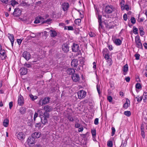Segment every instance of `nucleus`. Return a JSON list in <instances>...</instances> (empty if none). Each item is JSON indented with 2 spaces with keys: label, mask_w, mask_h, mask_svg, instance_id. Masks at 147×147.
Here are the masks:
<instances>
[{
  "label": "nucleus",
  "mask_w": 147,
  "mask_h": 147,
  "mask_svg": "<svg viewBox=\"0 0 147 147\" xmlns=\"http://www.w3.org/2000/svg\"><path fill=\"white\" fill-rule=\"evenodd\" d=\"M91 133L93 137H95L96 135V131L95 129L91 130Z\"/></svg>",
  "instance_id": "79ce46f5"
},
{
  "label": "nucleus",
  "mask_w": 147,
  "mask_h": 147,
  "mask_svg": "<svg viewBox=\"0 0 147 147\" xmlns=\"http://www.w3.org/2000/svg\"><path fill=\"white\" fill-rule=\"evenodd\" d=\"M115 10V8L114 6L111 5H106L105 9V11L107 14L111 13Z\"/></svg>",
  "instance_id": "f257e3e1"
},
{
  "label": "nucleus",
  "mask_w": 147,
  "mask_h": 147,
  "mask_svg": "<svg viewBox=\"0 0 147 147\" xmlns=\"http://www.w3.org/2000/svg\"><path fill=\"white\" fill-rule=\"evenodd\" d=\"M39 20V18H38V17H37L36 18V19L34 21V23L35 24H38V23H40V21H39L40 20Z\"/></svg>",
  "instance_id": "49530a36"
},
{
  "label": "nucleus",
  "mask_w": 147,
  "mask_h": 147,
  "mask_svg": "<svg viewBox=\"0 0 147 147\" xmlns=\"http://www.w3.org/2000/svg\"><path fill=\"white\" fill-rule=\"evenodd\" d=\"M67 118L69 121H74L73 118L70 115H68L67 117Z\"/></svg>",
  "instance_id": "a18cd8bd"
},
{
  "label": "nucleus",
  "mask_w": 147,
  "mask_h": 147,
  "mask_svg": "<svg viewBox=\"0 0 147 147\" xmlns=\"http://www.w3.org/2000/svg\"><path fill=\"white\" fill-rule=\"evenodd\" d=\"M86 92L83 90H81L78 92V98L81 99L84 98L86 96Z\"/></svg>",
  "instance_id": "7ed1b4c3"
},
{
  "label": "nucleus",
  "mask_w": 147,
  "mask_h": 147,
  "mask_svg": "<svg viewBox=\"0 0 147 147\" xmlns=\"http://www.w3.org/2000/svg\"><path fill=\"white\" fill-rule=\"evenodd\" d=\"M41 124L40 123H37L35 125V127L40 128L41 126Z\"/></svg>",
  "instance_id": "09e8293b"
},
{
  "label": "nucleus",
  "mask_w": 147,
  "mask_h": 147,
  "mask_svg": "<svg viewBox=\"0 0 147 147\" xmlns=\"http://www.w3.org/2000/svg\"><path fill=\"white\" fill-rule=\"evenodd\" d=\"M27 141L28 144L30 146H32L35 143V139L32 137L28 138Z\"/></svg>",
  "instance_id": "20e7f679"
},
{
  "label": "nucleus",
  "mask_w": 147,
  "mask_h": 147,
  "mask_svg": "<svg viewBox=\"0 0 147 147\" xmlns=\"http://www.w3.org/2000/svg\"><path fill=\"white\" fill-rule=\"evenodd\" d=\"M63 50L64 52L67 53L69 51V47L66 44H64L62 46Z\"/></svg>",
  "instance_id": "4468645a"
},
{
  "label": "nucleus",
  "mask_w": 147,
  "mask_h": 147,
  "mask_svg": "<svg viewBox=\"0 0 147 147\" xmlns=\"http://www.w3.org/2000/svg\"><path fill=\"white\" fill-rule=\"evenodd\" d=\"M18 104L20 105H22L24 104V99L23 97L21 95L18 96Z\"/></svg>",
  "instance_id": "f8f14e48"
},
{
  "label": "nucleus",
  "mask_w": 147,
  "mask_h": 147,
  "mask_svg": "<svg viewBox=\"0 0 147 147\" xmlns=\"http://www.w3.org/2000/svg\"><path fill=\"white\" fill-rule=\"evenodd\" d=\"M107 99L109 102H111L112 101V98L111 96H108L107 97Z\"/></svg>",
  "instance_id": "3c124183"
},
{
  "label": "nucleus",
  "mask_w": 147,
  "mask_h": 147,
  "mask_svg": "<svg viewBox=\"0 0 147 147\" xmlns=\"http://www.w3.org/2000/svg\"><path fill=\"white\" fill-rule=\"evenodd\" d=\"M98 22L99 24V28H102V26L101 25V21H102V16L101 15H98Z\"/></svg>",
  "instance_id": "a878e982"
},
{
  "label": "nucleus",
  "mask_w": 147,
  "mask_h": 147,
  "mask_svg": "<svg viewBox=\"0 0 147 147\" xmlns=\"http://www.w3.org/2000/svg\"><path fill=\"white\" fill-rule=\"evenodd\" d=\"M8 36L9 39L10 40L12 47L13 46V43L14 41V36L13 35L9 34H8Z\"/></svg>",
  "instance_id": "dca6fc26"
},
{
  "label": "nucleus",
  "mask_w": 147,
  "mask_h": 147,
  "mask_svg": "<svg viewBox=\"0 0 147 147\" xmlns=\"http://www.w3.org/2000/svg\"><path fill=\"white\" fill-rule=\"evenodd\" d=\"M123 18L124 20L126 21L127 19V15L125 13L123 16Z\"/></svg>",
  "instance_id": "bf43d9fd"
},
{
  "label": "nucleus",
  "mask_w": 147,
  "mask_h": 147,
  "mask_svg": "<svg viewBox=\"0 0 147 147\" xmlns=\"http://www.w3.org/2000/svg\"><path fill=\"white\" fill-rule=\"evenodd\" d=\"M22 56L27 60H29L30 58V55L27 51L24 52L22 54Z\"/></svg>",
  "instance_id": "423d86ee"
},
{
  "label": "nucleus",
  "mask_w": 147,
  "mask_h": 147,
  "mask_svg": "<svg viewBox=\"0 0 147 147\" xmlns=\"http://www.w3.org/2000/svg\"><path fill=\"white\" fill-rule=\"evenodd\" d=\"M135 42L136 47L140 49H142V45L141 42V41L139 36H136L135 37Z\"/></svg>",
  "instance_id": "f03ea898"
},
{
  "label": "nucleus",
  "mask_w": 147,
  "mask_h": 147,
  "mask_svg": "<svg viewBox=\"0 0 147 147\" xmlns=\"http://www.w3.org/2000/svg\"><path fill=\"white\" fill-rule=\"evenodd\" d=\"M69 4L67 3H63L61 5L62 8L64 11L67 10L69 7Z\"/></svg>",
  "instance_id": "ddd939ff"
},
{
  "label": "nucleus",
  "mask_w": 147,
  "mask_h": 147,
  "mask_svg": "<svg viewBox=\"0 0 147 147\" xmlns=\"http://www.w3.org/2000/svg\"><path fill=\"white\" fill-rule=\"evenodd\" d=\"M108 47L110 51H111L113 49V47H112V45H108Z\"/></svg>",
  "instance_id": "774afa93"
},
{
  "label": "nucleus",
  "mask_w": 147,
  "mask_h": 147,
  "mask_svg": "<svg viewBox=\"0 0 147 147\" xmlns=\"http://www.w3.org/2000/svg\"><path fill=\"white\" fill-rule=\"evenodd\" d=\"M121 9L122 10L126 9V10L128 11L129 9V7L128 5H125L121 7Z\"/></svg>",
  "instance_id": "c85d7f7f"
},
{
  "label": "nucleus",
  "mask_w": 147,
  "mask_h": 147,
  "mask_svg": "<svg viewBox=\"0 0 147 147\" xmlns=\"http://www.w3.org/2000/svg\"><path fill=\"white\" fill-rule=\"evenodd\" d=\"M78 65V61L76 59H74L71 61V65L73 67H76Z\"/></svg>",
  "instance_id": "2eb2a0df"
},
{
  "label": "nucleus",
  "mask_w": 147,
  "mask_h": 147,
  "mask_svg": "<svg viewBox=\"0 0 147 147\" xmlns=\"http://www.w3.org/2000/svg\"><path fill=\"white\" fill-rule=\"evenodd\" d=\"M124 114L127 116L129 117L131 115V113L129 111H126L124 112Z\"/></svg>",
  "instance_id": "c9c22d12"
},
{
  "label": "nucleus",
  "mask_w": 147,
  "mask_h": 147,
  "mask_svg": "<svg viewBox=\"0 0 147 147\" xmlns=\"http://www.w3.org/2000/svg\"><path fill=\"white\" fill-rule=\"evenodd\" d=\"M111 129L112 130V132L111 133V136H114V135L115 134V128L114 127H112L111 128Z\"/></svg>",
  "instance_id": "c03bdc74"
},
{
  "label": "nucleus",
  "mask_w": 147,
  "mask_h": 147,
  "mask_svg": "<svg viewBox=\"0 0 147 147\" xmlns=\"http://www.w3.org/2000/svg\"><path fill=\"white\" fill-rule=\"evenodd\" d=\"M28 72L27 69L25 67L22 68L20 69V74L22 75H25Z\"/></svg>",
  "instance_id": "aec40b11"
},
{
  "label": "nucleus",
  "mask_w": 147,
  "mask_h": 147,
  "mask_svg": "<svg viewBox=\"0 0 147 147\" xmlns=\"http://www.w3.org/2000/svg\"><path fill=\"white\" fill-rule=\"evenodd\" d=\"M130 105V102L128 99L126 100V102L123 105L124 108L127 109Z\"/></svg>",
  "instance_id": "393cba45"
},
{
  "label": "nucleus",
  "mask_w": 147,
  "mask_h": 147,
  "mask_svg": "<svg viewBox=\"0 0 147 147\" xmlns=\"http://www.w3.org/2000/svg\"><path fill=\"white\" fill-rule=\"evenodd\" d=\"M41 118V121L42 123L44 125H45L47 123V120L46 118L44 116L40 117Z\"/></svg>",
  "instance_id": "5701e85b"
},
{
  "label": "nucleus",
  "mask_w": 147,
  "mask_h": 147,
  "mask_svg": "<svg viewBox=\"0 0 147 147\" xmlns=\"http://www.w3.org/2000/svg\"><path fill=\"white\" fill-rule=\"evenodd\" d=\"M0 54L1 55V57L2 59H5L6 57L5 51L3 49L0 51Z\"/></svg>",
  "instance_id": "6ab92c4d"
},
{
  "label": "nucleus",
  "mask_w": 147,
  "mask_h": 147,
  "mask_svg": "<svg viewBox=\"0 0 147 147\" xmlns=\"http://www.w3.org/2000/svg\"><path fill=\"white\" fill-rule=\"evenodd\" d=\"M51 19H49L45 20H44V21L43 22V24L47 23V24H49L51 23Z\"/></svg>",
  "instance_id": "f704fd0d"
},
{
  "label": "nucleus",
  "mask_w": 147,
  "mask_h": 147,
  "mask_svg": "<svg viewBox=\"0 0 147 147\" xmlns=\"http://www.w3.org/2000/svg\"><path fill=\"white\" fill-rule=\"evenodd\" d=\"M24 66L25 67H26L27 68H30V67L31 66V65L30 64H28L25 63L24 64Z\"/></svg>",
  "instance_id": "5fc2aeb1"
},
{
  "label": "nucleus",
  "mask_w": 147,
  "mask_h": 147,
  "mask_svg": "<svg viewBox=\"0 0 147 147\" xmlns=\"http://www.w3.org/2000/svg\"><path fill=\"white\" fill-rule=\"evenodd\" d=\"M141 134L142 138H145V135L144 131H141Z\"/></svg>",
  "instance_id": "0e129e2a"
},
{
  "label": "nucleus",
  "mask_w": 147,
  "mask_h": 147,
  "mask_svg": "<svg viewBox=\"0 0 147 147\" xmlns=\"http://www.w3.org/2000/svg\"><path fill=\"white\" fill-rule=\"evenodd\" d=\"M44 110L47 112H50L53 109V108L51 106L46 105L44 107Z\"/></svg>",
  "instance_id": "4be33fe9"
},
{
  "label": "nucleus",
  "mask_w": 147,
  "mask_h": 147,
  "mask_svg": "<svg viewBox=\"0 0 147 147\" xmlns=\"http://www.w3.org/2000/svg\"><path fill=\"white\" fill-rule=\"evenodd\" d=\"M138 29L137 28L134 27L133 28V32L135 34H138Z\"/></svg>",
  "instance_id": "e433bc0d"
},
{
  "label": "nucleus",
  "mask_w": 147,
  "mask_h": 147,
  "mask_svg": "<svg viewBox=\"0 0 147 147\" xmlns=\"http://www.w3.org/2000/svg\"><path fill=\"white\" fill-rule=\"evenodd\" d=\"M17 138L20 140H23L25 138V135L22 132H19L17 133L16 135Z\"/></svg>",
  "instance_id": "6e6552de"
},
{
  "label": "nucleus",
  "mask_w": 147,
  "mask_h": 147,
  "mask_svg": "<svg viewBox=\"0 0 147 147\" xmlns=\"http://www.w3.org/2000/svg\"><path fill=\"white\" fill-rule=\"evenodd\" d=\"M125 1L124 0H122L120 3L121 7L122 6H123L124 5Z\"/></svg>",
  "instance_id": "e2e57ef3"
},
{
  "label": "nucleus",
  "mask_w": 147,
  "mask_h": 147,
  "mask_svg": "<svg viewBox=\"0 0 147 147\" xmlns=\"http://www.w3.org/2000/svg\"><path fill=\"white\" fill-rule=\"evenodd\" d=\"M26 109L23 107L21 108L20 109V111L22 114H24L26 112Z\"/></svg>",
  "instance_id": "4c0bfd02"
},
{
  "label": "nucleus",
  "mask_w": 147,
  "mask_h": 147,
  "mask_svg": "<svg viewBox=\"0 0 147 147\" xmlns=\"http://www.w3.org/2000/svg\"><path fill=\"white\" fill-rule=\"evenodd\" d=\"M134 56L136 57V59L138 60L139 59L140 55L138 54H136L134 55Z\"/></svg>",
  "instance_id": "603ef678"
},
{
  "label": "nucleus",
  "mask_w": 147,
  "mask_h": 147,
  "mask_svg": "<svg viewBox=\"0 0 147 147\" xmlns=\"http://www.w3.org/2000/svg\"><path fill=\"white\" fill-rule=\"evenodd\" d=\"M131 22L133 24H135L136 22V19L134 17H132L131 18Z\"/></svg>",
  "instance_id": "37998d69"
},
{
  "label": "nucleus",
  "mask_w": 147,
  "mask_h": 147,
  "mask_svg": "<svg viewBox=\"0 0 147 147\" xmlns=\"http://www.w3.org/2000/svg\"><path fill=\"white\" fill-rule=\"evenodd\" d=\"M43 115H44V116L46 118H49V115L47 112L45 111L43 113Z\"/></svg>",
  "instance_id": "a19ab883"
},
{
  "label": "nucleus",
  "mask_w": 147,
  "mask_h": 147,
  "mask_svg": "<svg viewBox=\"0 0 147 147\" xmlns=\"http://www.w3.org/2000/svg\"><path fill=\"white\" fill-rule=\"evenodd\" d=\"M9 124V120L7 119H4L3 122V125L5 127L8 126Z\"/></svg>",
  "instance_id": "bb28decb"
},
{
  "label": "nucleus",
  "mask_w": 147,
  "mask_h": 147,
  "mask_svg": "<svg viewBox=\"0 0 147 147\" xmlns=\"http://www.w3.org/2000/svg\"><path fill=\"white\" fill-rule=\"evenodd\" d=\"M81 20L80 19H77L75 21V23L77 25L79 26L81 23Z\"/></svg>",
  "instance_id": "7c9ffc66"
},
{
  "label": "nucleus",
  "mask_w": 147,
  "mask_h": 147,
  "mask_svg": "<svg viewBox=\"0 0 147 147\" xmlns=\"http://www.w3.org/2000/svg\"><path fill=\"white\" fill-rule=\"evenodd\" d=\"M38 114L37 113H35L34 117V121H35L36 118L38 116Z\"/></svg>",
  "instance_id": "13d9d810"
},
{
  "label": "nucleus",
  "mask_w": 147,
  "mask_h": 147,
  "mask_svg": "<svg viewBox=\"0 0 147 147\" xmlns=\"http://www.w3.org/2000/svg\"><path fill=\"white\" fill-rule=\"evenodd\" d=\"M38 113L40 114V117H42L43 116L42 115L43 114V112L42 111L40 110H39L38 111Z\"/></svg>",
  "instance_id": "8fccbe9b"
},
{
  "label": "nucleus",
  "mask_w": 147,
  "mask_h": 147,
  "mask_svg": "<svg viewBox=\"0 0 147 147\" xmlns=\"http://www.w3.org/2000/svg\"><path fill=\"white\" fill-rule=\"evenodd\" d=\"M29 96L32 100H34L37 98L36 96H34L31 94L29 95Z\"/></svg>",
  "instance_id": "72a5a7b5"
},
{
  "label": "nucleus",
  "mask_w": 147,
  "mask_h": 147,
  "mask_svg": "<svg viewBox=\"0 0 147 147\" xmlns=\"http://www.w3.org/2000/svg\"><path fill=\"white\" fill-rule=\"evenodd\" d=\"M136 98L137 99V100L138 102H140L142 99V96H138L136 97Z\"/></svg>",
  "instance_id": "58836bf2"
},
{
  "label": "nucleus",
  "mask_w": 147,
  "mask_h": 147,
  "mask_svg": "<svg viewBox=\"0 0 147 147\" xmlns=\"http://www.w3.org/2000/svg\"><path fill=\"white\" fill-rule=\"evenodd\" d=\"M64 29L65 30H74L73 27L71 26H65Z\"/></svg>",
  "instance_id": "cd10ccee"
},
{
  "label": "nucleus",
  "mask_w": 147,
  "mask_h": 147,
  "mask_svg": "<svg viewBox=\"0 0 147 147\" xmlns=\"http://www.w3.org/2000/svg\"><path fill=\"white\" fill-rule=\"evenodd\" d=\"M21 10L19 8H16L14 9L13 15L15 16L18 17L21 14Z\"/></svg>",
  "instance_id": "0eeeda50"
},
{
  "label": "nucleus",
  "mask_w": 147,
  "mask_h": 147,
  "mask_svg": "<svg viewBox=\"0 0 147 147\" xmlns=\"http://www.w3.org/2000/svg\"><path fill=\"white\" fill-rule=\"evenodd\" d=\"M136 88L138 89H140L142 88L140 84L139 83H137L136 84Z\"/></svg>",
  "instance_id": "ea45409f"
},
{
  "label": "nucleus",
  "mask_w": 147,
  "mask_h": 147,
  "mask_svg": "<svg viewBox=\"0 0 147 147\" xmlns=\"http://www.w3.org/2000/svg\"><path fill=\"white\" fill-rule=\"evenodd\" d=\"M128 65L127 64H126L124 65L123 67V74L124 75H125L128 71Z\"/></svg>",
  "instance_id": "a211bd4d"
},
{
  "label": "nucleus",
  "mask_w": 147,
  "mask_h": 147,
  "mask_svg": "<svg viewBox=\"0 0 147 147\" xmlns=\"http://www.w3.org/2000/svg\"><path fill=\"white\" fill-rule=\"evenodd\" d=\"M80 124L77 123H75V127L76 128H78L80 127Z\"/></svg>",
  "instance_id": "680f3d73"
},
{
  "label": "nucleus",
  "mask_w": 147,
  "mask_h": 147,
  "mask_svg": "<svg viewBox=\"0 0 147 147\" xmlns=\"http://www.w3.org/2000/svg\"><path fill=\"white\" fill-rule=\"evenodd\" d=\"M18 4V3L15 0H12L11 1V4L13 6H14L15 5Z\"/></svg>",
  "instance_id": "473e14b6"
},
{
  "label": "nucleus",
  "mask_w": 147,
  "mask_h": 147,
  "mask_svg": "<svg viewBox=\"0 0 147 147\" xmlns=\"http://www.w3.org/2000/svg\"><path fill=\"white\" fill-rule=\"evenodd\" d=\"M112 40L114 43L117 45H120L122 43V41L119 38H113Z\"/></svg>",
  "instance_id": "9b49d317"
},
{
  "label": "nucleus",
  "mask_w": 147,
  "mask_h": 147,
  "mask_svg": "<svg viewBox=\"0 0 147 147\" xmlns=\"http://www.w3.org/2000/svg\"><path fill=\"white\" fill-rule=\"evenodd\" d=\"M20 5L23 6H29L30 5V4H28L27 3L25 2V1H22L20 2Z\"/></svg>",
  "instance_id": "c756f323"
},
{
  "label": "nucleus",
  "mask_w": 147,
  "mask_h": 147,
  "mask_svg": "<svg viewBox=\"0 0 147 147\" xmlns=\"http://www.w3.org/2000/svg\"><path fill=\"white\" fill-rule=\"evenodd\" d=\"M50 99V98L49 97H46L43 99L42 100L40 101V102L41 101L42 103V105H45L49 103Z\"/></svg>",
  "instance_id": "9d476101"
},
{
  "label": "nucleus",
  "mask_w": 147,
  "mask_h": 147,
  "mask_svg": "<svg viewBox=\"0 0 147 147\" xmlns=\"http://www.w3.org/2000/svg\"><path fill=\"white\" fill-rule=\"evenodd\" d=\"M2 3L5 4H6L8 2V0H0Z\"/></svg>",
  "instance_id": "052dcab7"
},
{
  "label": "nucleus",
  "mask_w": 147,
  "mask_h": 147,
  "mask_svg": "<svg viewBox=\"0 0 147 147\" xmlns=\"http://www.w3.org/2000/svg\"><path fill=\"white\" fill-rule=\"evenodd\" d=\"M107 145L109 147H113V144L112 141L110 140H109L107 142Z\"/></svg>",
  "instance_id": "2f4dec72"
},
{
  "label": "nucleus",
  "mask_w": 147,
  "mask_h": 147,
  "mask_svg": "<svg viewBox=\"0 0 147 147\" xmlns=\"http://www.w3.org/2000/svg\"><path fill=\"white\" fill-rule=\"evenodd\" d=\"M38 17L39 18V19L40 22H41L43 24V22L44 21V18L41 16Z\"/></svg>",
  "instance_id": "de8ad7c7"
},
{
  "label": "nucleus",
  "mask_w": 147,
  "mask_h": 147,
  "mask_svg": "<svg viewBox=\"0 0 147 147\" xmlns=\"http://www.w3.org/2000/svg\"><path fill=\"white\" fill-rule=\"evenodd\" d=\"M22 40L20 39H18L17 40V42L19 45H20L21 43Z\"/></svg>",
  "instance_id": "69168bd1"
},
{
  "label": "nucleus",
  "mask_w": 147,
  "mask_h": 147,
  "mask_svg": "<svg viewBox=\"0 0 147 147\" xmlns=\"http://www.w3.org/2000/svg\"><path fill=\"white\" fill-rule=\"evenodd\" d=\"M49 33L50 36L52 37H54L57 35V33L54 30H50Z\"/></svg>",
  "instance_id": "412c9836"
},
{
  "label": "nucleus",
  "mask_w": 147,
  "mask_h": 147,
  "mask_svg": "<svg viewBox=\"0 0 147 147\" xmlns=\"http://www.w3.org/2000/svg\"><path fill=\"white\" fill-rule=\"evenodd\" d=\"M94 123L96 125H97L98 123V118H96L95 119L94 121Z\"/></svg>",
  "instance_id": "6e6d98bb"
},
{
  "label": "nucleus",
  "mask_w": 147,
  "mask_h": 147,
  "mask_svg": "<svg viewBox=\"0 0 147 147\" xmlns=\"http://www.w3.org/2000/svg\"><path fill=\"white\" fill-rule=\"evenodd\" d=\"M139 29L140 31V32L144 31V28L142 26H139Z\"/></svg>",
  "instance_id": "338daca9"
},
{
  "label": "nucleus",
  "mask_w": 147,
  "mask_h": 147,
  "mask_svg": "<svg viewBox=\"0 0 147 147\" xmlns=\"http://www.w3.org/2000/svg\"><path fill=\"white\" fill-rule=\"evenodd\" d=\"M75 72V70L73 68H69L67 70V73L69 75H72Z\"/></svg>",
  "instance_id": "b1692460"
},
{
  "label": "nucleus",
  "mask_w": 147,
  "mask_h": 147,
  "mask_svg": "<svg viewBox=\"0 0 147 147\" xmlns=\"http://www.w3.org/2000/svg\"><path fill=\"white\" fill-rule=\"evenodd\" d=\"M41 133L39 132H36L33 133L32 134V137L34 138H38L40 137Z\"/></svg>",
  "instance_id": "f3484780"
},
{
  "label": "nucleus",
  "mask_w": 147,
  "mask_h": 147,
  "mask_svg": "<svg viewBox=\"0 0 147 147\" xmlns=\"http://www.w3.org/2000/svg\"><path fill=\"white\" fill-rule=\"evenodd\" d=\"M90 36L91 37H94L96 35L93 32H90L89 33Z\"/></svg>",
  "instance_id": "864d4df0"
},
{
  "label": "nucleus",
  "mask_w": 147,
  "mask_h": 147,
  "mask_svg": "<svg viewBox=\"0 0 147 147\" xmlns=\"http://www.w3.org/2000/svg\"><path fill=\"white\" fill-rule=\"evenodd\" d=\"M72 78L73 81L75 82L79 81L80 79L79 75L76 74H74L72 75Z\"/></svg>",
  "instance_id": "39448f33"
},
{
  "label": "nucleus",
  "mask_w": 147,
  "mask_h": 147,
  "mask_svg": "<svg viewBox=\"0 0 147 147\" xmlns=\"http://www.w3.org/2000/svg\"><path fill=\"white\" fill-rule=\"evenodd\" d=\"M79 45L73 43L72 46V49L73 52H78L79 50Z\"/></svg>",
  "instance_id": "1a4fd4ad"
},
{
  "label": "nucleus",
  "mask_w": 147,
  "mask_h": 147,
  "mask_svg": "<svg viewBox=\"0 0 147 147\" xmlns=\"http://www.w3.org/2000/svg\"><path fill=\"white\" fill-rule=\"evenodd\" d=\"M110 57V55L109 54H105V59H108Z\"/></svg>",
  "instance_id": "4d7b16f0"
}]
</instances>
